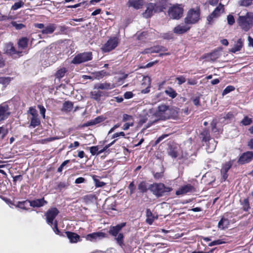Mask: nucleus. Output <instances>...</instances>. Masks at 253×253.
Segmentation results:
<instances>
[{
  "mask_svg": "<svg viewBox=\"0 0 253 253\" xmlns=\"http://www.w3.org/2000/svg\"><path fill=\"white\" fill-rule=\"evenodd\" d=\"M147 115L148 117L143 121V123L149 120L150 122L153 123L160 120L169 119L171 116V110L168 106L163 105L159 106L157 110L153 108L149 109Z\"/></svg>",
  "mask_w": 253,
  "mask_h": 253,
  "instance_id": "nucleus-1",
  "label": "nucleus"
},
{
  "mask_svg": "<svg viewBox=\"0 0 253 253\" xmlns=\"http://www.w3.org/2000/svg\"><path fill=\"white\" fill-rule=\"evenodd\" d=\"M126 225V222L121 223L116 226H111L109 230V233L112 236L115 237V240L122 248L125 246L124 242V235L120 232Z\"/></svg>",
  "mask_w": 253,
  "mask_h": 253,
  "instance_id": "nucleus-2",
  "label": "nucleus"
},
{
  "mask_svg": "<svg viewBox=\"0 0 253 253\" xmlns=\"http://www.w3.org/2000/svg\"><path fill=\"white\" fill-rule=\"evenodd\" d=\"M59 213L58 210L56 208L49 209L45 213L47 223L50 225H53L52 228L54 232L59 235L60 231L57 227V221L54 219Z\"/></svg>",
  "mask_w": 253,
  "mask_h": 253,
  "instance_id": "nucleus-3",
  "label": "nucleus"
},
{
  "mask_svg": "<svg viewBox=\"0 0 253 253\" xmlns=\"http://www.w3.org/2000/svg\"><path fill=\"white\" fill-rule=\"evenodd\" d=\"M237 23L242 30L248 31L253 26V13L248 12L245 15L239 16Z\"/></svg>",
  "mask_w": 253,
  "mask_h": 253,
  "instance_id": "nucleus-4",
  "label": "nucleus"
},
{
  "mask_svg": "<svg viewBox=\"0 0 253 253\" xmlns=\"http://www.w3.org/2000/svg\"><path fill=\"white\" fill-rule=\"evenodd\" d=\"M148 189L157 197H162L172 190L171 188L166 187L161 183H155L151 184L149 186Z\"/></svg>",
  "mask_w": 253,
  "mask_h": 253,
  "instance_id": "nucleus-5",
  "label": "nucleus"
},
{
  "mask_svg": "<svg viewBox=\"0 0 253 253\" xmlns=\"http://www.w3.org/2000/svg\"><path fill=\"white\" fill-rule=\"evenodd\" d=\"M200 11L198 8L190 9L187 12L184 22L190 26L196 24L200 20Z\"/></svg>",
  "mask_w": 253,
  "mask_h": 253,
  "instance_id": "nucleus-6",
  "label": "nucleus"
},
{
  "mask_svg": "<svg viewBox=\"0 0 253 253\" xmlns=\"http://www.w3.org/2000/svg\"><path fill=\"white\" fill-rule=\"evenodd\" d=\"M183 6L181 4H175L170 7L168 11L169 16L174 19H178L182 16Z\"/></svg>",
  "mask_w": 253,
  "mask_h": 253,
  "instance_id": "nucleus-7",
  "label": "nucleus"
},
{
  "mask_svg": "<svg viewBox=\"0 0 253 253\" xmlns=\"http://www.w3.org/2000/svg\"><path fill=\"white\" fill-rule=\"evenodd\" d=\"M92 59V53L90 52H84L78 54L73 58L71 63L75 64H79Z\"/></svg>",
  "mask_w": 253,
  "mask_h": 253,
  "instance_id": "nucleus-8",
  "label": "nucleus"
},
{
  "mask_svg": "<svg viewBox=\"0 0 253 253\" xmlns=\"http://www.w3.org/2000/svg\"><path fill=\"white\" fill-rule=\"evenodd\" d=\"M224 11V5L219 3L218 5L215 8L212 13L208 16L207 21L209 24H211L213 22L214 19L218 18Z\"/></svg>",
  "mask_w": 253,
  "mask_h": 253,
  "instance_id": "nucleus-9",
  "label": "nucleus"
},
{
  "mask_svg": "<svg viewBox=\"0 0 253 253\" xmlns=\"http://www.w3.org/2000/svg\"><path fill=\"white\" fill-rule=\"evenodd\" d=\"M119 43V40L116 37L111 38L101 47L104 52H109L115 49Z\"/></svg>",
  "mask_w": 253,
  "mask_h": 253,
  "instance_id": "nucleus-10",
  "label": "nucleus"
},
{
  "mask_svg": "<svg viewBox=\"0 0 253 253\" xmlns=\"http://www.w3.org/2000/svg\"><path fill=\"white\" fill-rule=\"evenodd\" d=\"M203 140L205 141L206 145V150L208 153L212 152L215 149L216 142L213 138H211L207 135L203 137Z\"/></svg>",
  "mask_w": 253,
  "mask_h": 253,
  "instance_id": "nucleus-11",
  "label": "nucleus"
},
{
  "mask_svg": "<svg viewBox=\"0 0 253 253\" xmlns=\"http://www.w3.org/2000/svg\"><path fill=\"white\" fill-rule=\"evenodd\" d=\"M107 237L106 233L102 232H93L87 234L85 236V239L91 242H96Z\"/></svg>",
  "mask_w": 253,
  "mask_h": 253,
  "instance_id": "nucleus-12",
  "label": "nucleus"
},
{
  "mask_svg": "<svg viewBox=\"0 0 253 253\" xmlns=\"http://www.w3.org/2000/svg\"><path fill=\"white\" fill-rule=\"evenodd\" d=\"M190 28L191 26L184 22V23H181L176 26L173 29V32L176 34L181 35L188 31Z\"/></svg>",
  "mask_w": 253,
  "mask_h": 253,
  "instance_id": "nucleus-13",
  "label": "nucleus"
},
{
  "mask_svg": "<svg viewBox=\"0 0 253 253\" xmlns=\"http://www.w3.org/2000/svg\"><path fill=\"white\" fill-rule=\"evenodd\" d=\"M10 115L8 106L6 104L0 105V122L6 119Z\"/></svg>",
  "mask_w": 253,
  "mask_h": 253,
  "instance_id": "nucleus-14",
  "label": "nucleus"
},
{
  "mask_svg": "<svg viewBox=\"0 0 253 253\" xmlns=\"http://www.w3.org/2000/svg\"><path fill=\"white\" fill-rule=\"evenodd\" d=\"M253 158V152L248 151L244 153L239 158L238 162L241 164L247 163L251 161Z\"/></svg>",
  "mask_w": 253,
  "mask_h": 253,
  "instance_id": "nucleus-15",
  "label": "nucleus"
},
{
  "mask_svg": "<svg viewBox=\"0 0 253 253\" xmlns=\"http://www.w3.org/2000/svg\"><path fill=\"white\" fill-rule=\"evenodd\" d=\"M167 50V49L166 47L158 45L146 48L142 51L141 53L144 54L153 53H159L161 51H165Z\"/></svg>",
  "mask_w": 253,
  "mask_h": 253,
  "instance_id": "nucleus-16",
  "label": "nucleus"
},
{
  "mask_svg": "<svg viewBox=\"0 0 253 253\" xmlns=\"http://www.w3.org/2000/svg\"><path fill=\"white\" fill-rule=\"evenodd\" d=\"M116 87V84L104 82L102 83H98L95 84L94 88L97 89H112Z\"/></svg>",
  "mask_w": 253,
  "mask_h": 253,
  "instance_id": "nucleus-17",
  "label": "nucleus"
},
{
  "mask_svg": "<svg viewBox=\"0 0 253 253\" xmlns=\"http://www.w3.org/2000/svg\"><path fill=\"white\" fill-rule=\"evenodd\" d=\"M195 191L194 188L190 184H187L181 186L178 190L176 191L177 195L185 194L188 193L194 192Z\"/></svg>",
  "mask_w": 253,
  "mask_h": 253,
  "instance_id": "nucleus-18",
  "label": "nucleus"
},
{
  "mask_svg": "<svg viewBox=\"0 0 253 253\" xmlns=\"http://www.w3.org/2000/svg\"><path fill=\"white\" fill-rule=\"evenodd\" d=\"M157 11L156 5L150 3L148 4L147 8L143 13V17L145 18H149Z\"/></svg>",
  "mask_w": 253,
  "mask_h": 253,
  "instance_id": "nucleus-19",
  "label": "nucleus"
},
{
  "mask_svg": "<svg viewBox=\"0 0 253 253\" xmlns=\"http://www.w3.org/2000/svg\"><path fill=\"white\" fill-rule=\"evenodd\" d=\"M232 166V164L230 162H228L225 163L222 167L221 169V178L223 181H225L228 177L227 172L230 169Z\"/></svg>",
  "mask_w": 253,
  "mask_h": 253,
  "instance_id": "nucleus-20",
  "label": "nucleus"
},
{
  "mask_svg": "<svg viewBox=\"0 0 253 253\" xmlns=\"http://www.w3.org/2000/svg\"><path fill=\"white\" fill-rule=\"evenodd\" d=\"M145 3L143 0H128L127 5L128 7H132L135 9L141 8Z\"/></svg>",
  "mask_w": 253,
  "mask_h": 253,
  "instance_id": "nucleus-21",
  "label": "nucleus"
},
{
  "mask_svg": "<svg viewBox=\"0 0 253 253\" xmlns=\"http://www.w3.org/2000/svg\"><path fill=\"white\" fill-rule=\"evenodd\" d=\"M244 41L242 39H239L237 41L235 42L232 48L230 49V52L236 53L237 51L241 50L243 47Z\"/></svg>",
  "mask_w": 253,
  "mask_h": 253,
  "instance_id": "nucleus-22",
  "label": "nucleus"
},
{
  "mask_svg": "<svg viewBox=\"0 0 253 253\" xmlns=\"http://www.w3.org/2000/svg\"><path fill=\"white\" fill-rule=\"evenodd\" d=\"M30 205L34 208H40L43 206L47 204V201L44 200V198L35 199L29 201Z\"/></svg>",
  "mask_w": 253,
  "mask_h": 253,
  "instance_id": "nucleus-23",
  "label": "nucleus"
},
{
  "mask_svg": "<svg viewBox=\"0 0 253 253\" xmlns=\"http://www.w3.org/2000/svg\"><path fill=\"white\" fill-rule=\"evenodd\" d=\"M180 151V148L178 146H171L169 148V154L172 158H175L178 156Z\"/></svg>",
  "mask_w": 253,
  "mask_h": 253,
  "instance_id": "nucleus-24",
  "label": "nucleus"
},
{
  "mask_svg": "<svg viewBox=\"0 0 253 253\" xmlns=\"http://www.w3.org/2000/svg\"><path fill=\"white\" fill-rule=\"evenodd\" d=\"M56 28V25L55 24H49L46 26L44 27V28L42 31V33L43 34H51L55 30Z\"/></svg>",
  "mask_w": 253,
  "mask_h": 253,
  "instance_id": "nucleus-25",
  "label": "nucleus"
},
{
  "mask_svg": "<svg viewBox=\"0 0 253 253\" xmlns=\"http://www.w3.org/2000/svg\"><path fill=\"white\" fill-rule=\"evenodd\" d=\"M146 216L147 218L146 219V221L150 225H151L153 223L154 220L158 218V215H155L153 214L150 209H147L146 210Z\"/></svg>",
  "mask_w": 253,
  "mask_h": 253,
  "instance_id": "nucleus-26",
  "label": "nucleus"
},
{
  "mask_svg": "<svg viewBox=\"0 0 253 253\" xmlns=\"http://www.w3.org/2000/svg\"><path fill=\"white\" fill-rule=\"evenodd\" d=\"M229 223V221L228 219L223 217L219 221L218 227L221 230H224L228 227Z\"/></svg>",
  "mask_w": 253,
  "mask_h": 253,
  "instance_id": "nucleus-27",
  "label": "nucleus"
},
{
  "mask_svg": "<svg viewBox=\"0 0 253 253\" xmlns=\"http://www.w3.org/2000/svg\"><path fill=\"white\" fill-rule=\"evenodd\" d=\"M66 233L71 243H76L79 240L80 236L76 233L70 232H66Z\"/></svg>",
  "mask_w": 253,
  "mask_h": 253,
  "instance_id": "nucleus-28",
  "label": "nucleus"
},
{
  "mask_svg": "<svg viewBox=\"0 0 253 253\" xmlns=\"http://www.w3.org/2000/svg\"><path fill=\"white\" fill-rule=\"evenodd\" d=\"M4 51L6 53L11 55L16 53L13 45L11 43H8L5 45Z\"/></svg>",
  "mask_w": 253,
  "mask_h": 253,
  "instance_id": "nucleus-29",
  "label": "nucleus"
},
{
  "mask_svg": "<svg viewBox=\"0 0 253 253\" xmlns=\"http://www.w3.org/2000/svg\"><path fill=\"white\" fill-rule=\"evenodd\" d=\"M73 108V104L72 102L67 101H65L63 104L62 108V111L66 112H70Z\"/></svg>",
  "mask_w": 253,
  "mask_h": 253,
  "instance_id": "nucleus-30",
  "label": "nucleus"
},
{
  "mask_svg": "<svg viewBox=\"0 0 253 253\" xmlns=\"http://www.w3.org/2000/svg\"><path fill=\"white\" fill-rule=\"evenodd\" d=\"M103 95V92L100 90L97 91H92L90 92V96L91 97L97 101H99L100 100V97Z\"/></svg>",
  "mask_w": 253,
  "mask_h": 253,
  "instance_id": "nucleus-31",
  "label": "nucleus"
},
{
  "mask_svg": "<svg viewBox=\"0 0 253 253\" xmlns=\"http://www.w3.org/2000/svg\"><path fill=\"white\" fill-rule=\"evenodd\" d=\"M93 79L100 80L103 77L107 75V72L104 70L92 73Z\"/></svg>",
  "mask_w": 253,
  "mask_h": 253,
  "instance_id": "nucleus-32",
  "label": "nucleus"
},
{
  "mask_svg": "<svg viewBox=\"0 0 253 253\" xmlns=\"http://www.w3.org/2000/svg\"><path fill=\"white\" fill-rule=\"evenodd\" d=\"M220 55V51L219 50H215L208 55V58L210 60L214 61L217 59Z\"/></svg>",
  "mask_w": 253,
  "mask_h": 253,
  "instance_id": "nucleus-33",
  "label": "nucleus"
},
{
  "mask_svg": "<svg viewBox=\"0 0 253 253\" xmlns=\"http://www.w3.org/2000/svg\"><path fill=\"white\" fill-rule=\"evenodd\" d=\"M105 119L102 116H99L96 118H95L94 120H92L90 121V122H88L86 126H92L98 123H100L103 121H104Z\"/></svg>",
  "mask_w": 253,
  "mask_h": 253,
  "instance_id": "nucleus-34",
  "label": "nucleus"
},
{
  "mask_svg": "<svg viewBox=\"0 0 253 253\" xmlns=\"http://www.w3.org/2000/svg\"><path fill=\"white\" fill-rule=\"evenodd\" d=\"M165 93L171 97V98H174L177 95L176 91L172 88L169 87L165 90Z\"/></svg>",
  "mask_w": 253,
  "mask_h": 253,
  "instance_id": "nucleus-35",
  "label": "nucleus"
},
{
  "mask_svg": "<svg viewBox=\"0 0 253 253\" xmlns=\"http://www.w3.org/2000/svg\"><path fill=\"white\" fill-rule=\"evenodd\" d=\"M28 39L27 38H22L18 42V46L21 49H24L27 47L28 45Z\"/></svg>",
  "mask_w": 253,
  "mask_h": 253,
  "instance_id": "nucleus-36",
  "label": "nucleus"
},
{
  "mask_svg": "<svg viewBox=\"0 0 253 253\" xmlns=\"http://www.w3.org/2000/svg\"><path fill=\"white\" fill-rule=\"evenodd\" d=\"M67 70L66 68H65L64 67L61 68L59 69V70H58V71H57V72L55 74V76L58 79H61L64 76V75H65V73L67 72Z\"/></svg>",
  "mask_w": 253,
  "mask_h": 253,
  "instance_id": "nucleus-37",
  "label": "nucleus"
},
{
  "mask_svg": "<svg viewBox=\"0 0 253 253\" xmlns=\"http://www.w3.org/2000/svg\"><path fill=\"white\" fill-rule=\"evenodd\" d=\"M138 190L142 192H146L148 188H147V183L144 181L141 182L138 186Z\"/></svg>",
  "mask_w": 253,
  "mask_h": 253,
  "instance_id": "nucleus-38",
  "label": "nucleus"
},
{
  "mask_svg": "<svg viewBox=\"0 0 253 253\" xmlns=\"http://www.w3.org/2000/svg\"><path fill=\"white\" fill-rule=\"evenodd\" d=\"M40 124V121L38 118L37 117H32L31 119V123L30 126H32L33 127H35L37 126H38Z\"/></svg>",
  "mask_w": 253,
  "mask_h": 253,
  "instance_id": "nucleus-39",
  "label": "nucleus"
},
{
  "mask_svg": "<svg viewBox=\"0 0 253 253\" xmlns=\"http://www.w3.org/2000/svg\"><path fill=\"white\" fill-rule=\"evenodd\" d=\"M24 5V2L22 0H19L18 2H15L11 7V9L16 10L22 7Z\"/></svg>",
  "mask_w": 253,
  "mask_h": 253,
  "instance_id": "nucleus-40",
  "label": "nucleus"
},
{
  "mask_svg": "<svg viewBox=\"0 0 253 253\" xmlns=\"http://www.w3.org/2000/svg\"><path fill=\"white\" fill-rule=\"evenodd\" d=\"M11 24L15 27L16 30H21L25 27V25L22 23H17L16 21H12Z\"/></svg>",
  "mask_w": 253,
  "mask_h": 253,
  "instance_id": "nucleus-41",
  "label": "nucleus"
},
{
  "mask_svg": "<svg viewBox=\"0 0 253 253\" xmlns=\"http://www.w3.org/2000/svg\"><path fill=\"white\" fill-rule=\"evenodd\" d=\"M226 242L222 239H218L211 242L209 244V246L211 247L215 245H220L222 244L225 243Z\"/></svg>",
  "mask_w": 253,
  "mask_h": 253,
  "instance_id": "nucleus-42",
  "label": "nucleus"
},
{
  "mask_svg": "<svg viewBox=\"0 0 253 253\" xmlns=\"http://www.w3.org/2000/svg\"><path fill=\"white\" fill-rule=\"evenodd\" d=\"M252 122V120L251 118H249L247 116H246L241 121V123L244 126L250 125Z\"/></svg>",
  "mask_w": 253,
  "mask_h": 253,
  "instance_id": "nucleus-43",
  "label": "nucleus"
},
{
  "mask_svg": "<svg viewBox=\"0 0 253 253\" xmlns=\"http://www.w3.org/2000/svg\"><path fill=\"white\" fill-rule=\"evenodd\" d=\"M227 21L228 24L230 26L233 25L235 22L234 17L233 15H232V14H229L228 15H227Z\"/></svg>",
  "mask_w": 253,
  "mask_h": 253,
  "instance_id": "nucleus-44",
  "label": "nucleus"
},
{
  "mask_svg": "<svg viewBox=\"0 0 253 253\" xmlns=\"http://www.w3.org/2000/svg\"><path fill=\"white\" fill-rule=\"evenodd\" d=\"M235 89V87L232 85H229L227 86L222 92V95H225L231 91L234 90Z\"/></svg>",
  "mask_w": 253,
  "mask_h": 253,
  "instance_id": "nucleus-45",
  "label": "nucleus"
},
{
  "mask_svg": "<svg viewBox=\"0 0 253 253\" xmlns=\"http://www.w3.org/2000/svg\"><path fill=\"white\" fill-rule=\"evenodd\" d=\"M96 176H93V180L95 182V186L98 187H102L104 185H105V183L102 181H100L98 179H97L96 177Z\"/></svg>",
  "mask_w": 253,
  "mask_h": 253,
  "instance_id": "nucleus-46",
  "label": "nucleus"
},
{
  "mask_svg": "<svg viewBox=\"0 0 253 253\" xmlns=\"http://www.w3.org/2000/svg\"><path fill=\"white\" fill-rule=\"evenodd\" d=\"M252 1L253 0H241L240 1V5L241 6H248L252 3Z\"/></svg>",
  "mask_w": 253,
  "mask_h": 253,
  "instance_id": "nucleus-47",
  "label": "nucleus"
},
{
  "mask_svg": "<svg viewBox=\"0 0 253 253\" xmlns=\"http://www.w3.org/2000/svg\"><path fill=\"white\" fill-rule=\"evenodd\" d=\"M10 81V78L9 77H0V83L6 84H8Z\"/></svg>",
  "mask_w": 253,
  "mask_h": 253,
  "instance_id": "nucleus-48",
  "label": "nucleus"
},
{
  "mask_svg": "<svg viewBox=\"0 0 253 253\" xmlns=\"http://www.w3.org/2000/svg\"><path fill=\"white\" fill-rule=\"evenodd\" d=\"M38 108H39L40 113L42 115L43 118H45V113L46 111L45 108L41 105H38Z\"/></svg>",
  "mask_w": 253,
  "mask_h": 253,
  "instance_id": "nucleus-49",
  "label": "nucleus"
},
{
  "mask_svg": "<svg viewBox=\"0 0 253 253\" xmlns=\"http://www.w3.org/2000/svg\"><path fill=\"white\" fill-rule=\"evenodd\" d=\"M98 146H92L90 148V152L92 155H98Z\"/></svg>",
  "mask_w": 253,
  "mask_h": 253,
  "instance_id": "nucleus-50",
  "label": "nucleus"
},
{
  "mask_svg": "<svg viewBox=\"0 0 253 253\" xmlns=\"http://www.w3.org/2000/svg\"><path fill=\"white\" fill-rule=\"evenodd\" d=\"M144 79L145 80H148L149 84H148V86L145 89L142 90L141 92L142 93H147L150 91V79L148 77H145Z\"/></svg>",
  "mask_w": 253,
  "mask_h": 253,
  "instance_id": "nucleus-51",
  "label": "nucleus"
},
{
  "mask_svg": "<svg viewBox=\"0 0 253 253\" xmlns=\"http://www.w3.org/2000/svg\"><path fill=\"white\" fill-rule=\"evenodd\" d=\"M115 141H116V140H114L113 141H112L111 143L109 144L108 145H106L103 149H102L101 150H99L98 149V153H97L98 155L103 153V152H104L107 149H108L112 144H113L115 142Z\"/></svg>",
  "mask_w": 253,
  "mask_h": 253,
  "instance_id": "nucleus-52",
  "label": "nucleus"
},
{
  "mask_svg": "<svg viewBox=\"0 0 253 253\" xmlns=\"http://www.w3.org/2000/svg\"><path fill=\"white\" fill-rule=\"evenodd\" d=\"M7 133L8 130L7 128L3 126L0 127V134H2V138H4Z\"/></svg>",
  "mask_w": 253,
  "mask_h": 253,
  "instance_id": "nucleus-53",
  "label": "nucleus"
},
{
  "mask_svg": "<svg viewBox=\"0 0 253 253\" xmlns=\"http://www.w3.org/2000/svg\"><path fill=\"white\" fill-rule=\"evenodd\" d=\"M176 80L178 81V84L179 85L182 84L186 81L185 78L182 76L177 77Z\"/></svg>",
  "mask_w": 253,
  "mask_h": 253,
  "instance_id": "nucleus-54",
  "label": "nucleus"
},
{
  "mask_svg": "<svg viewBox=\"0 0 253 253\" xmlns=\"http://www.w3.org/2000/svg\"><path fill=\"white\" fill-rule=\"evenodd\" d=\"M29 111L30 114L32 116V117H38L37 111L35 109L30 107Z\"/></svg>",
  "mask_w": 253,
  "mask_h": 253,
  "instance_id": "nucleus-55",
  "label": "nucleus"
},
{
  "mask_svg": "<svg viewBox=\"0 0 253 253\" xmlns=\"http://www.w3.org/2000/svg\"><path fill=\"white\" fill-rule=\"evenodd\" d=\"M168 134H163L160 137H159L156 140L155 144L157 145L159 143H160L162 140H163L164 138L168 136Z\"/></svg>",
  "mask_w": 253,
  "mask_h": 253,
  "instance_id": "nucleus-56",
  "label": "nucleus"
},
{
  "mask_svg": "<svg viewBox=\"0 0 253 253\" xmlns=\"http://www.w3.org/2000/svg\"><path fill=\"white\" fill-rule=\"evenodd\" d=\"M133 96V94L131 91H127L125 93L124 96L126 99H130L132 98Z\"/></svg>",
  "mask_w": 253,
  "mask_h": 253,
  "instance_id": "nucleus-57",
  "label": "nucleus"
},
{
  "mask_svg": "<svg viewBox=\"0 0 253 253\" xmlns=\"http://www.w3.org/2000/svg\"><path fill=\"white\" fill-rule=\"evenodd\" d=\"M132 119V117L130 115H128L127 114H124L123 116V122H126L127 121L131 120Z\"/></svg>",
  "mask_w": 253,
  "mask_h": 253,
  "instance_id": "nucleus-58",
  "label": "nucleus"
},
{
  "mask_svg": "<svg viewBox=\"0 0 253 253\" xmlns=\"http://www.w3.org/2000/svg\"><path fill=\"white\" fill-rule=\"evenodd\" d=\"M128 188L130 190V193L131 194H132V193H134V190H135V187H134V182H131L129 186H128Z\"/></svg>",
  "mask_w": 253,
  "mask_h": 253,
  "instance_id": "nucleus-59",
  "label": "nucleus"
},
{
  "mask_svg": "<svg viewBox=\"0 0 253 253\" xmlns=\"http://www.w3.org/2000/svg\"><path fill=\"white\" fill-rule=\"evenodd\" d=\"M121 136L124 137L125 136V133L123 131L115 133L113 135L112 138H115L116 137H118Z\"/></svg>",
  "mask_w": 253,
  "mask_h": 253,
  "instance_id": "nucleus-60",
  "label": "nucleus"
},
{
  "mask_svg": "<svg viewBox=\"0 0 253 253\" xmlns=\"http://www.w3.org/2000/svg\"><path fill=\"white\" fill-rule=\"evenodd\" d=\"M22 176L21 175H16L13 177V182H16L17 181H22Z\"/></svg>",
  "mask_w": 253,
  "mask_h": 253,
  "instance_id": "nucleus-61",
  "label": "nucleus"
},
{
  "mask_svg": "<svg viewBox=\"0 0 253 253\" xmlns=\"http://www.w3.org/2000/svg\"><path fill=\"white\" fill-rule=\"evenodd\" d=\"M84 181L85 179L84 177H80L76 179L75 183L77 184L82 183L84 182Z\"/></svg>",
  "mask_w": 253,
  "mask_h": 253,
  "instance_id": "nucleus-62",
  "label": "nucleus"
},
{
  "mask_svg": "<svg viewBox=\"0 0 253 253\" xmlns=\"http://www.w3.org/2000/svg\"><path fill=\"white\" fill-rule=\"evenodd\" d=\"M187 83L190 85H195L197 83V81L194 79H188L187 80Z\"/></svg>",
  "mask_w": 253,
  "mask_h": 253,
  "instance_id": "nucleus-63",
  "label": "nucleus"
},
{
  "mask_svg": "<svg viewBox=\"0 0 253 253\" xmlns=\"http://www.w3.org/2000/svg\"><path fill=\"white\" fill-rule=\"evenodd\" d=\"M248 46L253 47V39H252L250 36H249L248 38Z\"/></svg>",
  "mask_w": 253,
  "mask_h": 253,
  "instance_id": "nucleus-64",
  "label": "nucleus"
}]
</instances>
